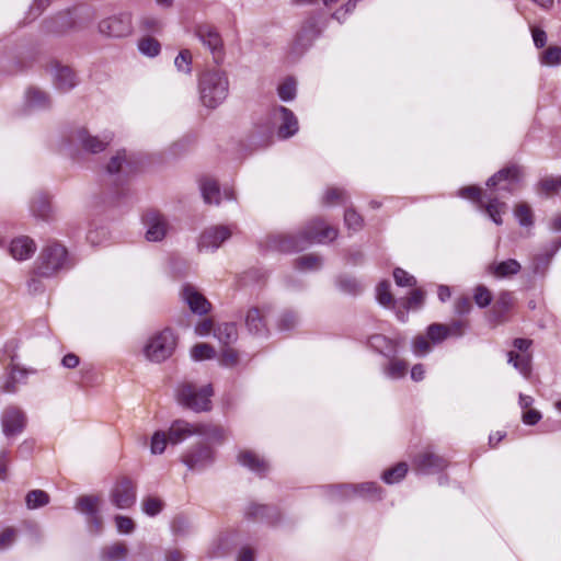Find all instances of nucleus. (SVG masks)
Here are the masks:
<instances>
[{
  "mask_svg": "<svg viewBox=\"0 0 561 561\" xmlns=\"http://www.w3.org/2000/svg\"><path fill=\"white\" fill-rule=\"evenodd\" d=\"M139 28L147 35L157 34L162 30V22L156 16L145 15L139 21Z\"/></svg>",
  "mask_w": 561,
  "mask_h": 561,
  "instance_id": "obj_55",
  "label": "nucleus"
},
{
  "mask_svg": "<svg viewBox=\"0 0 561 561\" xmlns=\"http://www.w3.org/2000/svg\"><path fill=\"white\" fill-rule=\"evenodd\" d=\"M345 226L354 232L359 231L363 228V217L352 207H348L344 211Z\"/></svg>",
  "mask_w": 561,
  "mask_h": 561,
  "instance_id": "obj_53",
  "label": "nucleus"
},
{
  "mask_svg": "<svg viewBox=\"0 0 561 561\" xmlns=\"http://www.w3.org/2000/svg\"><path fill=\"white\" fill-rule=\"evenodd\" d=\"M198 92L201 102L205 107L217 108L229 94L227 73L219 68L204 70L198 78Z\"/></svg>",
  "mask_w": 561,
  "mask_h": 561,
  "instance_id": "obj_4",
  "label": "nucleus"
},
{
  "mask_svg": "<svg viewBox=\"0 0 561 561\" xmlns=\"http://www.w3.org/2000/svg\"><path fill=\"white\" fill-rule=\"evenodd\" d=\"M53 99L49 92L38 88L28 87L23 96V111L26 114L50 111Z\"/></svg>",
  "mask_w": 561,
  "mask_h": 561,
  "instance_id": "obj_19",
  "label": "nucleus"
},
{
  "mask_svg": "<svg viewBox=\"0 0 561 561\" xmlns=\"http://www.w3.org/2000/svg\"><path fill=\"white\" fill-rule=\"evenodd\" d=\"M320 33L321 31L318 26L317 20L314 18L307 19L296 34L293 47L294 50L297 53H304L312 45L314 39L319 37Z\"/></svg>",
  "mask_w": 561,
  "mask_h": 561,
  "instance_id": "obj_25",
  "label": "nucleus"
},
{
  "mask_svg": "<svg viewBox=\"0 0 561 561\" xmlns=\"http://www.w3.org/2000/svg\"><path fill=\"white\" fill-rule=\"evenodd\" d=\"M139 53L146 57L154 58L161 51V44L151 35H144L137 42Z\"/></svg>",
  "mask_w": 561,
  "mask_h": 561,
  "instance_id": "obj_42",
  "label": "nucleus"
},
{
  "mask_svg": "<svg viewBox=\"0 0 561 561\" xmlns=\"http://www.w3.org/2000/svg\"><path fill=\"white\" fill-rule=\"evenodd\" d=\"M231 234L232 231L228 226H210L204 229L198 238V251L215 252L231 237Z\"/></svg>",
  "mask_w": 561,
  "mask_h": 561,
  "instance_id": "obj_16",
  "label": "nucleus"
},
{
  "mask_svg": "<svg viewBox=\"0 0 561 561\" xmlns=\"http://www.w3.org/2000/svg\"><path fill=\"white\" fill-rule=\"evenodd\" d=\"M295 266L300 271H317L322 266V259L316 254H306L295 260Z\"/></svg>",
  "mask_w": 561,
  "mask_h": 561,
  "instance_id": "obj_50",
  "label": "nucleus"
},
{
  "mask_svg": "<svg viewBox=\"0 0 561 561\" xmlns=\"http://www.w3.org/2000/svg\"><path fill=\"white\" fill-rule=\"evenodd\" d=\"M540 61L542 65L547 66L561 65V47L549 46L546 50L541 53Z\"/></svg>",
  "mask_w": 561,
  "mask_h": 561,
  "instance_id": "obj_58",
  "label": "nucleus"
},
{
  "mask_svg": "<svg viewBox=\"0 0 561 561\" xmlns=\"http://www.w3.org/2000/svg\"><path fill=\"white\" fill-rule=\"evenodd\" d=\"M514 217L523 228H533L535 224L534 211L526 202L517 203L513 210Z\"/></svg>",
  "mask_w": 561,
  "mask_h": 561,
  "instance_id": "obj_40",
  "label": "nucleus"
},
{
  "mask_svg": "<svg viewBox=\"0 0 561 561\" xmlns=\"http://www.w3.org/2000/svg\"><path fill=\"white\" fill-rule=\"evenodd\" d=\"M412 466L417 474L430 476L443 472L449 466V460L427 447L413 457Z\"/></svg>",
  "mask_w": 561,
  "mask_h": 561,
  "instance_id": "obj_11",
  "label": "nucleus"
},
{
  "mask_svg": "<svg viewBox=\"0 0 561 561\" xmlns=\"http://www.w3.org/2000/svg\"><path fill=\"white\" fill-rule=\"evenodd\" d=\"M320 492L329 503H341L354 497L353 483L322 485L320 486Z\"/></svg>",
  "mask_w": 561,
  "mask_h": 561,
  "instance_id": "obj_33",
  "label": "nucleus"
},
{
  "mask_svg": "<svg viewBox=\"0 0 561 561\" xmlns=\"http://www.w3.org/2000/svg\"><path fill=\"white\" fill-rule=\"evenodd\" d=\"M176 341L174 332L165 328L149 337L144 346V355L152 363H162L174 353Z\"/></svg>",
  "mask_w": 561,
  "mask_h": 561,
  "instance_id": "obj_8",
  "label": "nucleus"
},
{
  "mask_svg": "<svg viewBox=\"0 0 561 561\" xmlns=\"http://www.w3.org/2000/svg\"><path fill=\"white\" fill-rule=\"evenodd\" d=\"M111 501L117 508L125 510L136 502V485L127 477L117 480L111 491Z\"/></svg>",
  "mask_w": 561,
  "mask_h": 561,
  "instance_id": "obj_22",
  "label": "nucleus"
},
{
  "mask_svg": "<svg viewBox=\"0 0 561 561\" xmlns=\"http://www.w3.org/2000/svg\"><path fill=\"white\" fill-rule=\"evenodd\" d=\"M514 307V294L511 291H501L496 301L493 304V324L508 321Z\"/></svg>",
  "mask_w": 561,
  "mask_h": 561,
  "instance_id": "obj_32",
  "label": "nucleus"
},
{
  "mask_svg": "<svg viewBox=\"0 0 561 561\" xmlns=\"http://www.w3.org/2000/svg\"><path fill=\"white\" fill-rule=\"evenodd\" d=\"M449 329L446 324L432 323L426 329V336L433 344H438L449 336Z\"/></svg>",
  "mask_w": 561,
  "mask_h": 561,
  "instance_id": "obj_49",
  "label": "nucleus"
},
{
  "mask_svg": "<svg viewBox=\"0 0 561 561\" xmlns=\"http://www.w3.org/2000/svg\"><path fill=\"white\" fill-rule=\"evenodd\" d=\"M196 36L213 54L214 59L218 62L222 51V39L219 32L209 24H202L196 27Z\"/></svg>",
  "mask_w": 561,
  "mask_h": 561,
  "instance_id": "obj_27",
  "label": "nucleus"
},
{
  "mask_svg": "<svg viewBox=\"0 0 561 561\" xmlns=\"http://www.w3.org/2000/svg\"><path fill=\"white\" fill-rule=\"evenodd\" d=\"M524 175L525 171L522 165L508 163L493 173V188L501 186L502 188L513 191L523 181Z\"/></svg>",
  "mask_w": 561,
  "mask_h": 561,
  "instance_id": "obj_23",
  "label": "nucleus"
},
{
  "mask_svg": "<svg viewBox=\"0 0 561 561\" xmlns=\"http://www.w3.org/2000/svg\"><path fill=\"white\" fill-rule=\"evenodd\" d=\"M93 16L94 9L92 7L79 4L45 19L42 30L47 35L61 36L76 30L81 23L89 22Z\"/></svg>",
  "mask_w": 561,
  "mask_h": 561,
  "instance_id": "obj_5",
  "label": "nucleus"
},
{
  "mask_svg": "<svg viewBox=\"0 0 561 561\" xmlns=\"http://www.w3.org/2000/svg\"><path fill=\"white\" fill-rule=\"evenodd\" d=\"M2 432L7 438L21 434L26 426V415L15 405L7 407L1 414Z\"/></svg>",
  "mask_w": 561,
  "mask_h": 561,
  "instance_id": "obj_21",
  "label": "nucleus"
},
{
  "mask_svg": "<svg viewBox=\"0 0 561 561\" xmlns=\"http://www.w3.org/2000/svg\"><path fill=\"white\" fill-rule=\"evenodd\" d=\"M181 296L195 314L204 316L210 310V302L191 284L182 287Z\"/></svg>",
  "mask_w": 561,
  "mask_h": 561,
  "instance_id": "obj_28",
  "label": "nucleus"
},
{
  "mask_svg": "<svg viewBox=\"0 0 561 561\" xmlns=\"http://www.w3.org/2000/svg\"><path fill=\"white\" fill-rule=\"evenodd\" d=\"M271 117L277 125L276 136L278 139L287 140L298 133V118L291 110L283 105H276L271 111Z\"/></svg>",
  "mask_w": 561,
  "mask_h": 561,
  "instance_id": "obj_13",
  "label": "nucleus"
},
{
  "mask_svg": "<svg viewBox=\"0 0 561 561\" xmlns=\"http://www.w3.org/2000/svg\"><path fill=\"white\" fill-rule=\"evenodd\" d=\"M171 529L175 536H185L190 534L192 524L185 516H175L171 523Z\"/></svg>",
  "mask_w": 561,
  "mask_h": 561,
  "instance_id": "obj_61",
  "label": "nucleus"
},
{
  "mask_svg": "<svg viewBox=\"0 0 561 561\" xmlns=\"http://www.w3.org/2000/svg\"><path fill=\"white\" fill-rule=\"evenodd\" d=\"M145 238L149 242H160L168 234L171 225L169 219L159 210L149 209L142 215Z\"/></svg>",
  "mask_w": 561,
  "mask_h": 561,
  "instance_id": "obj_14",
  "label": "nucleus"
},
{
  "mask_svg": "<svg viewBox=\"0 0 561 561\" xmlns=\"http://www.w3.org/2000/svg\"><path fill=\"white\" fill-rule=\"evenodd\" d=\"M216 459V451L207 444L198 443L188 447L182 455V462L191 471L201 472L210 467Z\"/></svg>",
  "mask_w": 561,
  "mask_h": 561,
  "instance_id": "obj_10",
  "label": "nucleus"
},
{
  "mask_svg": "<svg viewBox=\"0 0 561 561\" xmlns=\"http://www.w3.org/2000/svg\"><path fill=\"white\" fill-rule=\"evenodd\" d=\"M30 210L37 219L47 221L51 216V204L46 193H36L30 204Z\"/></svg>",
  "mask_w": 561,
  "mask_h": 561,
  "instance_id": "obj_37",
  "label": "nucleus"
},
{
  "mask_svg": "<svg viewBox=\"0 0 561 561\" xmlns=\"http://www.w3.org/2000/svg\"><path fill=\"white\" fill-rule=\"evenodd\" d=\"M522 265L514 259L493 264V276L497 278H507L518 274Z\"/></svg>",
  "mask_w": 561,
  "mask_h": 561,
  "instance_id": "obj_41",
  "label": "nucleus"
},
{
  "mask_svg": "<svg viewBox=\"0 0 561 561\" xmlns=\"http://www.w3.org/2000/svg\"><path fill=\"white\" fill-rule=\"evenodd\" d=\"M432 342L424 335H417L412 341V352L416 357H424L432 351Z\"/></svg>",
  "mask_w": 561,
  "mask_h": 561,
  "instance_id": "obj_54",
  "label": "nucleus"
},
{
  "mask_svg": "<svg viewBox=\"0 0 561 561\" xmlns=\"http://www.w3.org/2000/svg\"><path fill=\"white\" fill-rule=\"evenodd\" d=\"M404 344L403 337H389L383 334H373L367 339V346L375 353L389 359L400 354Z\"/></svg>",
  "mask_w": 561,
  "mask_h": 561,
  "instance_id": "obj_20",
  "label": "nucleus"
},
{
  "mask_svg": "<svg viewBox=\"0 0 561 561\" xmlns=\"http://www.w3.org/2000/svg\"><path fill=\"white\" fill-rule=\"evenodd\" d=\"M36 251V244L27 236H20L11 240L9 253L16 261H25L32 257Z\"/></svg>",
  "mask_w": 561,
  "mask_h": 561,
  "instance_id": "obj_34",
  "label": "nucleus"
},
{
  "mask_svg": "<svg viewBox=\"0 0 561 561\" xmlns=\"http://www.w3.org/2000/svg\"><path fill=\"white\" fill-rule=\"evenodd\" d=\"M244 324L251 335L264 337L268 334L264 308H249L244 316Z\"/></svg>",
  "mask_w": 561,
  "mask_h": 561,
  "instance_id": "obj_30",
  "label": "nucleus"
},
{
  "mask_svg": "<svg viewBox=\"0 0 561 561\" xmlns=\"http://www.w3.org/2000/svg\"><path fill=\"white\" fill-rule=\"evenodd\" d=\"M229 552V537L220 536L218 540L213 545L209 553L213 558L226 557Z\"/></svg>",
  "mask_w": 561,
  "mask_h": 561,
  "instance_id": "obj_63",
  "label": "nucleus"
},
{
  "mask_svg": "<svg viewBox=\"0 0 561 561\" xmlns=\"http://www.w3.org/2000/svg\"><path fill=\"white\" fill-rule=\"evenodd\" d=\"M163 501L156 496H147L142 501V512L150 517L157 516L163 510Z\"/></svg>",
  "mask_w": 561,
  "mask_h": 561,
  "instance_id": "obj_57",
  "label": "nucleus"
},
{
  "mask_svg": "<svg viewBox=\"0 0 561 561\" xmlns=\"http://www.w3.org/2000/svg\"><path fill=\"white\" fill-rule=\"evenodd\" d=\"M99 33L108 38H124L134 31L133 15L128 11L114 13L98 24Z\"/></svg>",
  "mask_w": 561,
  "mask_h": 561,
  "instance_id": "obj_9",
  "label": "nucleus"
},
{
  "mask_svg": "<svg viewBox=\"0 0 561 561\" xmlns=\"http://www.w3.org/2000/svg\"><path fill=\"white\" fill-rule=\"evenodd\" d=\"M353 488L354 497L378 502L381 501L385 496L383 489L377 482L367 481L362 483H353Z\"/></svg>",
  "mask_w": 561,
  "mask_h": 561,
  "instance_id": "obj_36",
  "label": "nucleus"
},
{
  "mask_svg": "<svg viewBox=\"0 0 561 561\" xmlns=\"http://www.w3.org/2000/svg\"><path fill=\"white\" fill-rule=\"evenodd\" d=\"M169 443V435L164 431H156L151 436L150 451L152 455H161L164 453Z\"/></svg>",
  "mask_w": 561,
  "mask_h": 561,
  "instance_id": "obj_51",
  "label": "nucleus"
},
{
  "mask_svg": "<svg viewBox=\"0 0 561 561\" xmlns=\"http://www.w3.org/2000/svg\"><path fill=\"white\" fill-rule=\"evenodd\" d=\"M244 517L248 520L268 526H279L282 523V514L278 507L255 502H251L245 506Z\"/></svg>",
  "mask_w": 561,
  "mask_h": 561,
  "instance_id": "obj_17",
  "label": "nucleus"
},
{
  "mask_svg": "<svg viewBox=\"0 0 561 561\" xmlns=\"http://www.w3.org/2000/svg\"><path fill=\"white\" fill-rule=\"evenodd\" d=\"M214 389L210 383L197 386L183 381L175 389L176 401L180 405L194 412H206L211 409Z\"/></svg>",
  "mask_w": 561,
  "mask_h": 561,
  "instance_id": "obj_6",
  "label": "nucleus"
},
{
  "mask_svg": "<svg viewBox=\"0 0 561 561\" xmlns=\"http://www.w3.org/2000/svg\"><path fill=\"white\" fill-rule=\"evenodd\" d=\"M113 138V133L108 130L93 134L87 126H76L62 137L60 150L72 161L80 163L87 157L104 152Z\"/></svg>",
  "mask_w": 561,
  "mask_h": 561,
  "instance_id": "obj_2",
  "label": "nucleus"
},
{
  "mask_svg": "<svg viewBox=\"0 0 561 561\" xmlns=\"http://www.w3.org/2000/svg\"><path fill=\"white\" fill-rule=\"evenodd\" d=\"M75 260L68 249L58 241H50L41 250L35 264V274L45 278H54L70 271Z\"/></svg>",
  "mask_w": 561,
  "mask_h": 561,
  "instance_id": "obj_3",
  "label": "nucleus"
},
{
  "mask_svg": "<svg viewBox=\"0 0 561 561\" xmlns=\"http://www.w3.org/2000/svg\"><path fill=\"white\" fill-rule=\"evenodd\" d=\"M298 324V317L293 311H284L277 321V328L282 332H289Z\"/></svg>",
  "mask_w": 561,
  "mask_h": 561,
  "instance_id": "obj_59",
  "label": "nucleus"
},
{
  "mask_svg": "<svg viewBox=\"0 0 561 561\" xmlns=\"http://www.w3.org/2000/svg\"><path fill=\"white\" fill-rule=\"evenodd\" d=\"M215 337L225 346H229L238 341V325L236 322H222L214 329Z\"/></svg>",
  "mask_w": 561,
  "mask_h": 561,
  "instance_id": "obj_38",
  "label": "nucleus"
},
{
  "mask_svg": "<svg viewBox=\"0 0 561 561\" xmlns=\"http://www.w3.org/2000/svg\"><path fill=\"white\" fill-rule=\"evenodd\" d=\"M174 66L179 72L190 75L192 72V54L188 49H182L174 59Z\"/></svg>",
  "mask_w": 561,
  "mask_h": 561,
  "instance_id": "obj_56",
  "label": "nucleus"
},
{
  "mask_svg": "<svg viewBox=\"0 0 561 561\" xmlns=\"http://www.w3.org/2000/svg\"><path fill=\"white\" fill-rule=\"evenodd\" d=\"M376 297L381 306H389L392 302L393 298L390 291V283L388 280H382L377 285Z\"/></svg>",
  "mask_w": 561,
  "mask_h": 561,
  "instance_id": "obj_62",
  "label": "nucleus"
},
{
  "mask_svg": "<svg viewBox=\"0 0 561 561\" xmlns=\"http://www.w3.org/2000/svg\"><path fill=\"white\" fill-rule=\"evenodd\" d=\"M197 436L210 443L221 444L226 438L225 428L218 425L197 423Z\"/></svg>",
  "mask_w": 561,
  "mask_h": 561,
  "instance_id": "obj_39",
  "label": "nucleus"
},
{
  "mask_svg": "<svg viewBox=\"0 0 561 561\" xmlns=\"http://www.w3.org/2000/svg\"><path fill=\"white\" fill-rule=\"evenodd\" d=\"M99 502L100 499L96 495H81L77 499L75 505V508L85 516L88 528L94 535H100L103 529Z\"/></svg>",
  "mask_w": 561,
  "mask_h": 561,
  "instance_id": "obj_15",
  "label": "nucleus"
},
{
  "mask_svg": "<svg viewBox=\"0 0 561 561\" xmlns=\"http://www.w3.org/2000/svg\"><path fill=\"white\" fill-rule=\"evenodd\" d=\"M238 462L243 468L259 477H265L270 471V463L252 450H242L238 455Z\"/></svg>",
  "mask_w": 561,
  "mask_h": 561,
  "instance_id": "obj_31",
  "label": "nucleus"
},
{
  "mask_svg": "<svg viewBox=\"0 0 561 561\" xmlns=\"http://www.w3.org/2000/svg\"><path fill=\"white\" fill-rule=\"evenodd\" d=\"M350 199L347 192L341 187H330L324 192L323 204L331 206L335 204L345 205Z\"/></svg>",
  "mask_w": 561,
  "mask_h": 561,
  "instance_id": "obj_47",
  "label": "nucleus"
},
{
  "mask_svg": "<svg viewBox=\"0 0 561 561\" xmlns=\"http://www.w3.org/2000/svg\"><path fill=\"white\" fill-rule=\"evenodd\" d=\"M455 196L469 202L478 211L491 218V195L479 185L458 188Z\"/></svg>",
  "mask_w": 561,
  "mask_h": 561,
  "instance_id": "obj_18",
  "label": "nucleus"
},
{
  "mask_svg": "<svg viewBox=\"0 0 561 561\" xmlns=\"http://www.w3.org/2000/svg\"><path fill=\"white\" fill-rule=\"evenodd\" d=\"M54 87L61 93H68L79 84V79L69 66L55 64L51 70Z\"/></svg>",
  "mask_w": 561,
  "mask_h": 561,
  "instance_id": "obj_26",
  "label": "nucleus"
},
{
  "mask_svg": "<svg viewBox=\"0 0 561 561\" xmlns=\"http://www.w3.org/2000/svg\"><path fill=\"white\" fill-rule=\"evenodd\" d=\"M127 556V549L123 543H113L101 549V561H124Z\"/></svg>",
  "mask_w": 561,
  "mask_h": 561,
  "instance_id": "obj_44",
  "label": "nucleus"
},
{
  "mask_svg": "<svg viewBox=\"0 0 561 561\" xmlns=\"http://www.w3.org/2000/svg\"><path fill=\"white\" fill-rule=\"evenodd\" d=\"M408 470V463L402 461L385 470L381 474V479L387 484H396L405 478Z\"/></svg>",
  "mask_w": 561,
  "mask_h": 561,
  "instance_id": "obj_43",
  "label": "nucleus"
},
{
  "mask_svg": "<svg viewBox=\"0 0 561 561\" xmlns=\"http://www.w3.org/2000/svg\"><path fill=\"white\" fill-rule=\"evenodd\" d=\"M197 423H190L182 419L174 420L167 431L169 443L171 445L182 444L192 436L197 435Z\"/></svg>",
  "mask_w": 561,
  "mask_h": 561,
  "instance_id": "obj_29",
  "label": "nucleus"
},
{
  "mask_svg": "<svg viewBox=\"0 0 561 561\" xmlns=\"http://www.w3.org/2000/svg\"><path fill=\"white\" fill-rule=\"evenodd\" d=\"M199 190L206 204L219 205L221 197L227 201L236 199L233 190L225 188L221 192L218 182L209 176H204L199 180Z\"/></svg>",
  "mask_w": 561,
  "mask_h": 561,
  "instance_id": "obj_24",
  "label": "nucleus"
},
{
  "mask_svg": "<svg viewBox=\"0 0 561 561\" xmlns=\"http://www.w3.org/2000/svg\"><path fill=\"white\" fill-rule=\"evenodd\" d=\"M560 187V178L547 176L541 179L537 185L536 190L538 194H543L546 196L556 193Z\"/></svg>",
  "mask_w": 561,
  "mask_h": 561,
  "instance_id": "obj_52",
  "label": "nucleus"
},
{
  "mask_svg": "<svg viewBox=\"0 0 561 561\" xmlns=\"http://www.w3.org/2000/svg\"><path fill=\"white\" fill-rule=\"evenodd\" d=\"M18 347L14 341H9L4 345V351L10 354L11 363L7 365L1 383V390L4 393H16L21 385H26L30 375L36 374L33 368H27L16 364L14 360L18 355L14 353Z\"/></svg>",
  "mask_w": 561,
  "mask_h": 561,
  "instance_id": "obj_7",
  "label": "nucleus"
},
{
  "mask_svg": "<svg viewBox=\"0 0 561 561\" xmlns=\"http://www.w3.org/2000/svg\"><path fill=\"white\" fill-rule=\"evenodd\" d=\"M139 165L140 160L135 153L121 149L111 157L106 164V172L108 175L117 176L121 180L135 173Z\"/></svg>",
  "mask_w": 561,
  "mask_h": 561,
  "instance_id": "obj_12",
  "label": "nucleus"
},
{
  "mask_svg": "<svg viewBox=\"0 0 561 561\" xmlns=\"http://www.w3.org/2000/svg\"><path fill=\"white\" fill-rule=\"evenodd\" d=\"M393 278L396 284L400 287H412L416 284L415 277L400 267L394 268Z\"/></svg>",
  "mask_w": 561,
  "mask_h": 561,
  "instance_id": "obj_64",
  "label": "nucleus"
},
{
  "mask_svg": "<svg viewBox=\"0 0 561 561\" xmlns=\"http://www.w3.org/2000/svg\"><path fill=\"white\" fill-rule=\"evenodd\" d=\"M191 356L194 360H205L215 357V350L206 343H199L192 347Z\"/></svg>",
  "mask_w": 561,
  "mask_h": 561,
  "instance_id": "obj_60",
  "label": "nucleus"
},
{
  "mask_svg": "<svg viewBox=\"0 0 561 561\" xmlns=\"http://www.w3.org/2000/svg\"><path fill=\"white\" fill-rule=\"evenodd\" d=\"M49 503V495L43 490H32L25 496V504L28 510H36Z\"/></svg>",
  "mask_w": 561,
  "mask_h": 561,
  "instance_id": "obj_48",
  "label": "nucleus"
},
{
  "mask_svg": "<svg viewBox=\"0 0 561 561\" xmlns=\"http://www.w3.org/2000/svg\"><path fill=\"white\" fill-rule=\"evenodd\" d=\"M409 370V363L399 355L387 359L380 365L381 375L390 380L403 379Z\"/></svg>",
  "mask_w": 561,
  "mask_h": 561,
  "instance_id": "obj_35",
  "label": "nucleus"
},
{
  "mask_svg": "<svg viewBox=\"0 0 561 561\" xmlns=\"http://www.w3.org/2000/svg\"><path fill=\"white\" fill-rule=\"evenodd\" d=\"M508 363L525 377H528L531 373V358L527 354H518L514 351L508 352Z\"/></svg>",
  "mask_w": 561,
  "mask_h": 561,
  "instance_id": "obj_45",
  "label": "nucleus"
},
{
  "mask_svg": "<svg viewBox=\"0 0 561 561\" xmlns=\"http://www.w3.org/2000/svg\"><path fill=\"white\" fill-rule=\"evenodd\" d=\"M337 237V230L323 220L314 218L296 234H272L266 239V248L283 252H300L313 243H325Z\"/></svg>",
  "mask_w": 561,
  "mask_h": 561,
  "instance_id": "obj_1",
  "label": "nucleus"
},
{
  "mask_svg": "<svg viewBox=\"0 0 561 561\" xmlns=\"http://www.w3.org/2000/svg\"><path fill=\"white\" fill-rule=\"evenodd\" d=\"M277 95L283 102H290L297 95V82L293 77L285 78L277 87Z\"/></svg>",
  "mask_w": 561,
  "mask_h": 561,
  "instance_id": "obj_46",
  "label": "nucleus"
}]
</instances>
